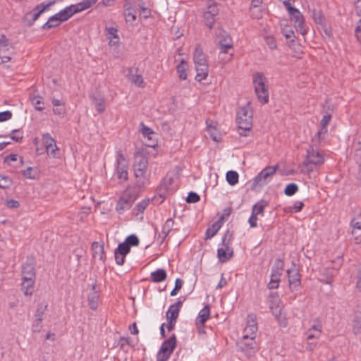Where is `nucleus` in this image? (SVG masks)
Wrapping results in <instances>:
<instances>
[{
  "label": "nucleus",
  "instance_id": "1",
  "mask_svg": "<svg viewBox=\"0 0 361 361\" xmlns=\"http://www.w3.org/2000/svg\"><path fill=\"white\" fill-rule=\"evenodd\" d=\"M98 0H82L76 4L66 6L57 13L49 17L48 20L42 26V30H47L56 27L63 22L68 20L74 14L87 10L94 6Z\"/></svg>",
  "mask_w": 361,
  "mask_h": 361
},
{
  "label": "nucleus",
  "instance_id": "2",
  "mask_svg": "<svg viewBox=\"0 0 361 361\" xmlns=\"http://www.w3.org/2000/svg\"><path fill=\"white\" fill-rule=\"evenodd\" d=\"M147 157L140 152L135 153L133 163L134 175L137 179V185L140 187L143 186L147 180Z\"/></svg>",
  "mask_w": 361,
  "mask_h": 361
},
{
  "label": "nucleus",
  "instance_id": "3",
  "mask_svg": "<svg viewBox=\"0 0 361 361\" xmlns=\"http://www.w3.org/2000/svg\"><path fill=\"white\" fill-rule=\"evenodd\" d=\"M236 121L240 135L247 136V132L250 131L252 123V111L249 104L239 109L237 112Z\"/></svg>",
  "mask_w": 361,
  "mask_h": 361
},
{
  "label": "nucleus",
  "instance_id": "4",
  "mask_svg": "<svg viewBox=\"0 0 361 361\" xmlns=\"http://www.w3.org/2000/svg\"><path fill=\"white\" fill-rule=\"evenodd\" d=\"M193 61L197 71L195 80L197 81L201 82L202 80L206 79L207 77L209 68L206 56L203 52L202 49L199 44H197L195 47L193 54Z\"/></svg>",
  "mask_w": 361,
  "mask_h": 361
},
{
  "label": "nucleus",
  "instance_id": "5",
  "mask_svg": "<svg viewBox=\"0 0 361 361\" xmlns=\"http://www.w3.org/2000/svg\"><path fill=\"white\" fill-rule=\"evenodd\" d=\"M313 144H311L307 149L303 166L308 172L314 171L324 162V155Z\"/></svg>",
  "mask_w": 361,
  "mask_h": 361
},
{
  "label": "nucleus",
  "instance_id": "6",
  "mask_svg": "<svg viewBox=\"0 0 361 361\" xmlns=\"http://www.w3.org/2000/svg\"><path fill=\"white\" fill-rule=\"evenodd\" d=\"M253 85L256 95L262 104L269 102L268 87L266 85L267 78L262 73L257 72L253 75Z\"/></svg>",
  "mask_w": 361,
  "mask_h": 361
},
{
  "label": "nucleus",
  "instance_id": "7",
  "mask_svg": "<svg viewBox=\"0 0 361 361\" xmlns=\"http://www.w3.org/2000/svg\"><path fill=\"white\" fill-rule=\"evenodd\" d=\"M283 5L288 11L291 20L294 23L296 31L302 35H306L305 19L302 13L298 8L293 7L288 0L284 1Z\"/></svg>",
  "mask_w": 361,
  "mask_h": 361
},
{
  "label": "nucleus",
  "instance_id": "8",
  "mask_svg": "<svg viewBox=\"0 0 361 361\" xmlns=\"http://www.w3.org/2000/svg\"><path fill=\"white\" fill-rule=\"evenodd\" d=\"M176 343L177 341L175 334L165 340L157 355V361H167L176 347Z\"/></svg>",
  "mask_w": 361,
  "mask_h": 361
},
{
  "label": "nucleus",
  "instance_id": "9",
  "mask_svg": "<svg viewBox=\"0 0 361 361\" xmlns=\"http://www.w3.org/2000/svg\"><path fill=\"white\" fill-rule=\"evenodd\" d=\"M55 3L56 0L42 2L37 4L31 11L27 12L25 16V19L28 20V25H32L39 16L44 12L49 11Z\"/></svg>",
  "mask_w": 361,
  "mask_h": 361
},
{
  "label": "nucleus",
  "instance_id": "10",
  "mask_svg": "<svg viewBox=\"0 0 361 361\" xmlns=\"http://www.w3.org/2000/svg\"><path fill=\"white\" fill-rule=\"evenodd\" d=\"M116 159V176L120 180H127L128 178V161L124 157L121 150L117 151Z\"/></svg>",
  "mask_w": 361,
  "mask_h": 361
},
{
  "label": "nucleus",
  "instance_id": "11",
  "mask_svg": "<svg viewBox=\"0 0 361 361\" xmlns=\"http://www.w3.org/2000/svg\"><path fill=\"white\" fill-rule=\"evenodd\" d=\"M233 255V248L230 247V236L225 234L222 238V243L217 250V257L221 262H226L232 257Z\"/></svg>",
  "mask_w": 361,
  "mask_h": 361
},
{
  "label": "nucleus",
  "instance_id": "12",
  "mask_svg": "<svg viewBox=\"0 0 361 361\" xmlns=\"http://www.w3.org/2000/svg\"><path fill=\"white\" fill-rule=\"evenodd\" d=\"M237 344L240 350L247 357L253 356L258 350L255 338L243 336Z\"/></svg>",
  "mask_w": 361,
  "mask_h": 361
},
{
  "label": "nucleus",
  "instance_id": "13",
  "mask_svg": "<svg viewBox=\"0 0 361 361\" xmlns=\"http://www.w3.org/2000/svg\"><path fill=\"white\" fill-rule=\"evenodd\" d=\"M216 35L217 38H219L217 44L220 49L219 55L228 54V50L233 48L231 37L228 32L221 29H219Z\"/></svg>",
  "mask_w": 361,
  "mask_h": 361
},
{
  "label": "nucleus",
  "instance_id": "14",
  "mask_svg": "<svg viewBox=\"0 0 361 361\" xmlns=\"http://www.w3.org/2000/svg\"><path fill=\"white\" fill-rule=\"evenodd\" d=\"M278 166H267L253 180V186L264 185L267 184L268 179L271 178L276 172Z\"/></svg>",
  "mask_w": 361,
  "mask_h": 361
},
{
  "label": "nucleus",
  "instance_id": "15",
  "mask_svg": "<svg viewBox=\"0 0 361 361\" xmlns=\"http://www.w3.org/2000/svg\"><path fill=\"white\" fill-rule=\"evenodd\" d=\"M275 267L276 269H273L271 271L270 281L267 285L269 289H275L279 287L281 271L283 269V261L277 259L275 262Z\"/></svg>",
  "mask_w": 361,
  "mask_h": 361
},
{
  "label": "nucleus",
  "instance_id": "16",
  "mask_svg": "<svg viewBox=\"0 0 361 361\" xmlns=\"http://www.w3.org/2000/svg\"><path fill=\"white\" fill-rule=\"evenodd\" d=\"M258 329L257 317L255 314H249L247 317V324L243 330V336L245 338L256 337V334Z\"/></svg>",
  "mask_w": 361,
  "mask_h": 361
},
{
  "label": "nucleus",
  "instance_id": "17",
  "mask_svg": "<svg viewBox=\"0 0 361 361\" xmlns=\"http://www.w3.org/2000/svg\"><path fill=\"white\" fill-rule=\"evenodd\" d=\"M289 286L292 290H296L301 284L300 274L299 269L295 264H293L291 267L287 270Z\"/></svg>",
  "mask_w": 361,
  "mask_h": 361
},
{
  "label": "nucleus",
  "instance_id": "18",
  "mask_svg": "<svg viewBox=\"0 0 361 361\" xmlns=\"http://www.w3.org/2000/svg\"><path fill=\"white\" fill-rule=\"evenodd\" d=\"M173 219L172 218H169L163 225L161 231L160 233H157V231L156 230V240L160 245H161L165 241L170 232L173 230Z\"/></svg>",
  "mask_w": 361,
  "mask_h": 361
},
{
  "label": "nucleus",
  "instance_id": "19",
  "mask_svg": "<svg viewBox=\"0 0 361 361\" xmlns=\"http://www.w3.org/2000/svg\"><path fill=\"white\" fill-rule=\"evenodd\" d=\"M134 202L132 196L124 194L118 200L116 210L118 214H123L125 211L128 210Z\"/></svg>",
  "mask_w": 361,
  "mask_h": 361
},
{
  "label": "nucleus",
  "instance_id": "20",
  "mask_svg": "<svg viewBox=\"0 0 361 361\" xmlns=\"http://www.w3.org/2000/svg\"><path fill=\"white\" fill-rule=\"evenodd\" d=\"M126 77L131 82L140 87H143L145 83L142 77L138 73L137 68H128V73Z\"/></svg>",
  "mask_w": 361,
  "mask_h": 361
},
{
  "label": "nucleus",
  "instance_id": "21",
  "mask_svg": "<svg viewBox=\"0 0 361 361\" xmlns=\"http://www.w3.org/2000/svg\"><path fill=\"white\" fill-rule=\"evenodd\" d=\"M210 308L205 305L198 313L195 319V324L197 329L204 328L206 321L209 318Z\"/></svg>",
  "mask_w": 361,
  "mask_h": 361
},
{
  "label": "nucleus",
  "instance_id": "22",
  "mask_svg": "<svg viewBox=\"0 0 361 361\" xmlns=\"http://www.w3.org/2000/svg\"><path fill=\"white\" fill-rule=\"evenodd\" d=\"M88 305L91 310H97L99 302V293L96 290V285L93 284L92 290L87 295Z\"/></svg>",
  "mask_w": 361,
  "mask_h": 361
},
{
  "label": "nucleus",
  "instance_id": "23",
  "mask_svg": "<svg viewBox=\"0 0 361 361\" xmlns=\"http://www.w3.org/2000/svg\"><path fill=\"white\" fill-rule=\"evenodd\" d=\"M182 305L183 301L181 300H178L176 303L171 305L166 312V319L176 321Z\"/></svg>",
  "mask_w": 361,
  "mask_h": 361
},
{
  "label": "nucleus",
  "instance_id": "24",
  "mask_svg": "<svg viewBox=\"0 0 361 361\" xmlns=\"http://www.w3.org/2000/svg\"><path fill=\"white\" fill-rule=\"evenodd\" d=\"M35 277L23 276L22 290L26 295H32L34 290V283Z\"/></svg>",
  "mask_w": 361,
  "mask_h": 361
},
{
  "label": "nucleus",
  "instance_id": "25",
  "mask_svg": "<svg viewBox=\"0 0 361 361\" xmlns=\"http://www.w3.org/2000/svg\"><path fill=\"white\" fill-rule=\"evenodd\" d=\"M23 276L24 277H35L33 259H27L23 265Z\"/></svg>",
  "mask_w": 361,
  "mask_h": 361
},
{
  "label": "nucleus",
  "instance_id": "26",
  "mask_svg": "<svg viewBox=\"0 0 361 361\" xmlns=\"http://www.w3.org/2000/svg\"><path fill=\"white\" fill-rule=\"evenodd\" d=\"M326 133L327 128L321 126L320 130L312 139L311 144H313L316 147H319L321 145L322 142L324 140V137Z\"/></svg>",
  "mask_w": 361,
  "mask_h": 361
},
{
  "label": "nucleus",
  "instance_id": "27",
  "mask_svg": "<svg viewBox=\"0 0 361 361\" xmlns=\"http://www.w3.org/2000/svg\"><path fill=\"white\" fill-rule=\"evenodd\" d=\"M352 331L355 335L361 334V312H356L352 321Z\"/></svg>",
  "mask_w": 361,
  "mask_h": 361
},
{
  "label": "nucleus",
  "instance_id": "28",
  "mask_svg": "<svg viewBox=\"0 0 361 361\" xmlns=\"http://www.w3.org/2000/svg\"><path fill=\"white\" fill-rule=\"evenodd\" d=\"M166 272L164 269H159L153 271L150 274L152 281L154 283H160L166 279Z\"/></svg>",
  "mask_w": 361,
  "mask_h": 361
},
{
  "label": "nucleus",
  "instance_id": "29",
  "mask_svg": "<svg viewBox=\"0 0 361 361\" xmlns=\"http://www.w3.org/2000/svg\"><path fill=\"white\" fill-rule=\"evenodd\" d=\"M92 249L93 250V257H98L101 260H104L105 256L103 245H100L97 242H94L92 244Z\"/></svg>",
  "mask_w": 361,
  "mask_h": 361
},
{
  "label": "nucleus",
  "instance_id": "30",
  "mask_svg": "<svg viewBox=\"0 0 361 361\" xmlns=\"http://www.w3.org/2000/svg\"><path fill=\"white\" fill-rule=\"evenodd\" d=\"M267 205V202L264 200H262L253 205L252 213L255 214L256 216L261 215L262 216H263L264 208Z\"/></svg>",
  "mask_w": 361,
  "mask_h": 361
},
{
  "label": "nucleus",
  "instance_id": "31",
  "mask_svg": "<svg viewBox=\"0 0 361 361\" xmlns=\"http://www.w3.org/2000/svg\"><path fill=\"white\" fill-rule=\"evenodd\" d=\"M92 100L93 102L94 105L95 106L97 111L99 113H103L105 110V100L104 98L102 96H92Z\"/></svg>",
  "mask_w": 361,
  "mask_h": 361
},
{
  "label": "nucleus",
  "instance_id": "32",
  "mask_svg": "<svg viewBox=\"0 0 361 361\" xmlns=\"http://www.w3.org/2000/svg\"><path fill=\"white\" fill-rule=\"evenodd\" d=\"M149 202V198L144 199L141 202H138L135 207V208L133 209V214L137 216L139 214L143 213L145 209L148 207Z\"/></svg>",
  "mask_w": 361,
  "mask_h": 361
},
{
  "label": "nucleus",
  "instance_id": "33",
  "mask_svg": "<svg viewBox=\"0 0 361 361\" xmlns=\"http://www.w3.org/2000/svg\"><path fill=\"white\" fill-rule=\"evenodd\" d=\"M12 49V45L9 42V39L6 35H2L0 37V53L9 52Z\"/></svg>",
  "mask_w": 361,
  "mask_h": 361
},
{
  "label": "nucleus",
  "instance_id": "34",
  "mask_svg": "<svg viewBox=\"0 0 361 361\" xmlns=\"http://www.w3.org/2000/svg\"><path fill=\"white\" fill-rule=\"evenodd\" d=\"M177 72L178 73L179 78L181 80L187 79V63L184 59H182L180 63L176 67Z\"/></svg>",
  "mask_w": 361,
  "mask_h": 361
},
{
  "label": "nucleus",
  "instance_id": "35",
  "mask_svg": "<svg viewBox=\"0 0 361 361\" xmlns=\"http://www.w3.org/2000/svg\"><path fill=\"white\" fill-rule=\"evenodd\" d=\"M31 102L36 110L42 111L44 109L43 98L41 96H33L31 99Z\"/></svg>",
  "mask_w": 361,
  "mask_h": 361
},
{
  "label": "nucleus",
  "instance_id": "36",
  "mask_svg": "<svg viewBox=\"0 0 361 361\" xmlns=\"http://www.w3.org/2000/svg\"><path fill=\"white\" fill-rule=\"evenodd\" d=\"M238 173L235 171H229L226 173V178L231 185H235L238 182Z\"/></svg>",
  "mask_w": 361,
  "mask_h": 361
},
{
  "label": "nucleus",
  "instance_id": "37",
  "mask_svg": "<svg viewBox=\"0 0 361 361\" xmlns=\"http://www.w3.org/2000/svg\"><path fill=\"white\" fill-rule=\"evenodd\" d=\"M216 16L213 15V14H210L206 11L204 12V14H203V19H204V22L205 23V25L209 27V28H212L213 27V25L216 21Z\"/></svg>",
  "mask_w": 361,
  "mask_h": 361
},
{
  "label": "nucleus",
  "instance_id": "38",
  "mask_svg": "<svg viewBox=\"0 0 361 361\" xmlns=\"http://www.w3.org/2000/svg\"><path fill=\"white\" fill-rule=\"evenodd\" d=\"M205 11L217 16L219 14L217 4L214 0H208Z\"/></svg>",
  "mask_w": 361,
  "mask_h": 361
},
{
  "label": "nucleus",
  "instance_id": "39",
  "mask_svg": "<svg viewBox=\"0 0 361 361\" xmlns=\"http://www.w3.org/2000/svg\"><path fill=\"white\" fill-rule=\"evenodd\" d=\"M12 183V180L8 176L0 174V188L8 189Z\"/></svg>",
  "mask_w": 361,
  "mask_h": 361
},
{
  "label": "nucleus",
  "instance_id": "40",
  "mask_svg": "<svg viewBox=\"0 0 361 361\" xmlns=\"http://www.w3.org/2000/svg\"><path fill=\"white\" fill-rule=\"evenodd\" d=\"M312 18L316 23L319 25L324 24L325 18L322 11L314 9L312 11Z\"/></svg>",
  "mask_w": 361,
  "mask_h": 361
},
{
  "label": "nucleus",
  "instance_id": "41",
  "mask_svg": "<svg viewBox=\"0 0 361 361\" xmlns=\"http://www.w3.org/2000/svg\"><path fill=\"white\" fill-rule=\"evenodd\" d=\"M298 190V186L295 183L288 184L284 190V193L287 196H292Z\"/></svg>",
  "mask_w": 361,
  "mask_h": 361
},
{
  "label": "nucleus",
  "instance_id": "42",
  "mask_svg": "<svg viewBox=\"0 0 361 361\" xmlns=\"http://www.w3.org/2000/svg\"><path fill=\"white\" fill-rule=\"evenodd\" d=\"M220 228V226L214 224L212 225V228H208L205 233L206 239L212 238L214 236Z\"/></svg>",
  "mask_w": 361,
  "mask_h": 361
},
{
  "label": "nucleus",
  "instance_id": "43",
  "mask_svg": "<svg viewBox=\"0 0 361 361\" xmlns=\"http://www.w3.org/2000/svg\"><path fill=\"white\" fill-rule=\"evenodd\" d=\"M140 130L144 137L155 135L154 132L150 128L146 126L143 123L140 124Z\"/></svg>",
  "mask_w": 361,
  "mask_h": 361
},
{
  "label": "nucleus",
  "instance_id": "44",
  "mask_svg": "<svg viewBox=\"0 0 361 361\" xmlns=\"http://www.w3.org/2000/svg\"><path fill=\"white\" fill-rule=\"evenodd\" d=\"M125 243L130 247L131 246H137L140 240L135 235L132 234L126 238Z\"/></svg>",
  "mask_w": 361,
  "mask_h": 361
},
{
  "label": "nucleus",
  "instance_id": "45",
  "mask_svg": "<svg viewBox=\"0 0 361 361\" xmlns=\"http://www.w3.org/2000/svg\"><path fill=\"white\" fill-rule=\"evenodd\" d=\"M115 250L118 252L120 255H127L130 252V247L124 241L123 243H119Z\"/></svg>",
  "mask_w": 361,
  "mask_h": 361
},
{
  "label": "nucleus",
  "instance_id": "46",
  "mask_svg": "<svg viewBox=\"0 0 361 361\" xmlns=\"http://www.w3.org/2000/svg\"><path fill=\"white\" fill-rule=\"evenodd\" d=\"M10 137L13 140L20 142L23 137V133L20 129L13 130Z\"/></svg>",
  "mask_w": 361,
  "mask_h": 361
},
{
  "label": "nucleus",
  "instance_id": "47",
  "mask_svg": "<svg viewBox=\"0 0 361 361\" xmlns=\"http://www.w3.org/2000/svg\"><path fill=\"white\" fill-rule=\"evenodd\" d=\"M305 335H306V338H307V341H312V340H318L320 336H321V333L318 332V331H311L310 329H308L306 333H305Z\"/></svg>",
  "mask_w": 361,
  "mask_h": 361
},
{
  "label": "nucleus",
  "instance_id": "48",
  "mask_svg": "<svg viewBox=\"0 0 361 361\" xmlns=\"http://www.w3.org/2000/svg\"><path fill=\"white\" fill-rule=\"evenodd\" d=\"M42 318H41V315L39 317H36L33 324H32V331L34 332H39L42 328Z\"/></svg>",
  "mask_w": 361,
  "mask_h": 361
},
{
  "label": "nucleus",
  "instance_id": "49",
  "mask_svg": "<svg viewBox=\"0 0 361 361\" xmlns=\"http://www.w3.org/2000/svg\"><path fill=\"white\" fill-rule=\"evenodd\" d=\"M106 36L108 39L112 38H118V29L114 27H106Z\"/></svg>",
  "mask_w": 361,
  "mask_h": 361
},
{
  "label": "nucleus",
  "instance_id": "50",
  "mask_svg": "<svg viewBox=\"0 0 361 361\" xmlns=\"http://www.w3.org/2000/svg\"><path fill=\"white\" fill-rule=\"evenodd\" d=\"M183 286V281L180 279H177L175 282V287L171 291V295L175 296L178 294V292L181 289Z\"/></svg>",
  "mask_w": 361,
  "mask_h": 361
},
{
  "label": "nucleus",
  "instance_id": "51",
  "mask_svg": "<svg viewBox=\"0 0 361 361\" xmlns=\"http://www.w3.org/2000/svg\"><path fill=\"white\" fill-rule=\"evenodd\" d=\"M207 130L213 140L216 142H219L220 140L221 136L219 133L216 132V129L214 128H212V126H208Z\"/></svg>",
  "mask_w": 361,
  "mask_h": 361
},
{
  "label": "nucleus",
  "instance_id": "52",
  "mask_svg": "<svg viewBox=\"0 0 361 361\" xmlns=\"http://www.w3.org/2000/svg\"><path fill=\"white\" fill-rule=\"evenodd\" d=\"M126 20L127 22H133L136 20V13L135 9L126 11L125 12Z\"/></svg>",
  "mask_w": 361,
  "mask_h": 361
},
{
  "label": "nucleus",
  "instance_id": "53",
  "mask_svg": "<svg viewBox=\"0 0 361 361\" xmlns=\"http://www.w3.org/2000/svg\"><path fill=\"white\" fill-rule=\"evenodd\" d=\"M200 199V196L196 192H190L186 198V201L188 203H196Z\"/></svg>",
  "mask_w": 361,
  "mask_h": 361
},
{
  "label": "nucleus",
  "instance_id": "54",
  "mask_svg": "<svg viewBox=\"0 0 361 361\" xmlns=\"http://www.w3.org/2000/svg\"><path fill=\"white\" fill-rule=\"evenodd\" d=\"M303 207H304V204L302 202L296 201V202H295L293 205L290 207V211L292 212L297 213V212H300L302 209Z\"/></svg>",
  "mask_w": 361,
  "mask_h": 361
},
{
  "label": "nucleus",
  "instance_id": "55",
  "mask_svg": "<svg viewBox=\"0 0 361 361\" xmlns=\"http://www.w3.org/2000/svg\"><path fill=\"white\" fill-rule=\"evenodd\" d=\"M311 331H318L319 333H322V324L321 321L318 319H314V324L311 326V327L309 329Z\"/></svg>",
  "mask_w": 361,
  "mask_h": 361
},
{
  "label": "nucleus",
  "instance_id": "56",
  "mask_svg": "<svg viewBox=\"0 0 361 361\" xmlns=\"http://www.w3.org/2000/svg\"><path fill=\"white\" fill-rule=\"evenodd\" d=\"M42 140L45 147H47V146L53 145V143H56L55 140L51 137L50 134L48 133L43 135Z\"/></svg>",
  "mask_w": 361,
  "mask_h": 361
},
{
  "label": "nucleus",
  "instance_id": "57",
  "mask_svg": "<svg viewBox=\"0 0 361 361\" xmlns=\"http://www.w3.org/2000/svg\"><path fill=\"white\" fill-rule=\"evenodd\" d=\"M352 230L361 229V216H357L351 221Z\"/></svg>",
  "mask_w": 361,
  "mask_h": 361
},
{
  "label": "nucleus",
  "instance_id": "58",
  "mask_svg": "<svg viewBox=\"0 0 361 361\" xmlns=\"http://www.w3.org/2000/svg\"><path fill=\"white\" fill-rule=\"evenodd\" d=\"M126 256V255H120L118 252L116 250L114 251V257L118 265L121 266L124 264Z\"/></svg>",
  "mask_w": 361,
  "mask_h": 361
},
{
  "label": "nucleus",
  "instance_id": "59",
  "mask_svg": "<svg viewBox=\"0 0 361 361\" xmlns=\"http://www.w3.org/2000/svg\"><path fill=\"white\" fill-rule=\"evenodd\" d=\"M58 147L56 145V143H53V145L47 146L46 151L48 154L51 155L52 157H56V152L58 150Z\"/></svg>",
  "mask_w": 361,
  "mask_h": 361
},
{
  "label": "nucleus",
  "instance_id": "60",
  "mask_svg": "<svg viewBox=\"0 0 361 361\" xmlns=\"http://www.w3.org/2000/svg\"><path fill=\"white\" fill-rule=\"evenodd\" d=\"M12 113L10 111L0 112V122H4L11 119Z\"/></svg>",
  "mask_w": 361,
  "mask_h": 361
},
{
  "label": "nucleus",
  "instance_id": "61",
  "mask_svg": "<svg viewBox=\"0 0 361 361\" xmlns=\"http://www.w3.org/2000/svg\"><path fill=\"white\" fill-rule=\"evenodd\" d=\"M352 235L356 244L361 243V229L352 230Z\"/></svg>",
  "mask_w": 361,
  "mask_h": 361
},
{
  "label": "nucleus",
  "instance_id": "62",
  "mask_svg": "<svg viewBox=\"0 0 361 361\" xmlns=\"http://www.w3.org/2000/svg\"><path fill=\"white\" fill-rule=\"evenodd\" d=\"M6 205L8 208L10 209H16L20 206V203L18 201L15 200H9L6 202Z\"/></svg>",
  "mask_w": 361,
  "mask_h": 361
},
{
  "label": "nucleus",
  "instance_id": "63",
  "mask_svg": "<svg viewBox=\"0 0 361 361\" xmlns=\"http://www.w3.org/2000/svg\"><path fill=\"white\" fill-rule=\"evenodd\" d=\"M32 171H33V168L30 166V167H27L25 170H23L22 171V173L27 178L35 179V176H32Z\"/></svg>",
  "mask_w": 361,
  "mask_h": 361
},
{
  "label": "nucleus",
  "instance_id": "64",
  "mask_svg": "<svg viewBox=\"0 0 361 361\" xmlns=\"http://www.w3.org/2000/svg\"><path fill=\"white\" fill-rule=\"evenodd\" d=\"M317 340L307 341L305 348L307 350L312 351L315 349V348L317 347Z\"/></svg>",
  "mask_w": 361,
  "mask_h": 361
}]
</instances>
